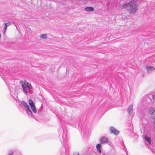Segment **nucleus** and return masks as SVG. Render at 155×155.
Returning a JSON list of instances; mask_svg holds the SVG:
<instances>
[{"label": "nucleus", "instance_id": "1", "mask_svg": "<svg viewBox=\"0 0 155 155\" xmlns=\"http://www.w3.org/2000/svg\"><path fill=\"white\" fill-rule=\"evenodd\" d=\"M130 6L128 11L130 14H134L138 9L137 0H131L129 3H127V7Z\"/></svg>", "mask_w": 155, "mask_h": 155}, {"label": "nucleus", "instance_id": "2", "mask_svg": "<svg viewBox=\"0 0 155 155\" xmlns=\"http://www.w3.org/2000/svg\"><path fill=\"white\" fill-rule=\"evenodd\" d=\"M29 104L33 112L35 113H36L37 111L36 110L35 107L34 105L33 102L31 99H29Z\"/></svg>", "mask_w": 155, "mask_h": 155}, {"label": "nucleus", "instance_id": "3", "mask_svg": "<svg viewBox=\"0 0 155 155\" xmlns=\"http://www.w3.org/2000/svg\"><path fill=\"white\" fill-rule=\"evenodd\" d=\"M27 81L25 80V81H21L20 83L21 84V87L23 88V90L25 91V92L27 94L28 93L27 91V88L26 87V84Z\"/></svg>", "mask_w": 155, "mask_h": 155}, {"label": "nucleus", "instance_id": "4", "mask_svg": "<svg viewBox=\"0 0 155 155\" xmlns=\"http://www.w3.org/2000/svg\"><path fill=\"white\" fill-rule=\"evenodd\" d=\"M110 130L111 133H113L116 135H117L119 133V131L112 127H110Z\"/></svg>", "mask_w": 155, "mask_h": 155}, {"label": "nucleus", "instance_id": "5", "mask_svg": "<svg viewBox=\"0 0 155 155\" xmlns=\"http://www.w3.org/2000/svg\"><path fill=\"white\" fill-rule=\"evenodd\" d=\"M146 70L148 73H151L155 71V68L151 66H147Z\"/></svg>", "mask_w": 155, "mask_h": 155}, {"label": "nucleus", "instance_id": "6", "mask_svg": "<svg viewBox=\"0 0 155 155\" xmlns=\"http://www.w3.org/2000/svg\"><path fill=\"white\" fill-rule=\"evenodd\" d=\"M108 140V138L105 137H103L100 139V141L101 143H107Z\"/></svg>", "mask_w": 155, "mask_h": 155}, {"label": "nucleus", "instance_id": "7", "mask_svg": "<svg viewBox=\"0 0 155 155\" xmlns=\"http://www.w3.org/2000/svg\"><path fill=\"white\" fill-rule=\"evenodd\" d=\"M133 105L131 104L128 107L127 110V111L128 113L130 115H131L133 113Z\"/></svg>", "mask_w": 155, "mask_h": 155}, {"label": "nucleus", "instance_id": "8", "mask_svg": "<svg viewBox=\"0 0 155 155\" xmlns=\"http://www.w3.org/2000/svg\"><path fill=\"white\" fill-rule=\"evenodd\" d=\"M21 103L25 107L26 109H27L31 113V111L29 109V106L26 102H25L24 101H22Z\"/></svg>", "mask_w": 155, "mask_h": 155}, {"label": "nucleus", "instance_id": "9", "mask_svg": "<svg viewBox=\"0 0 155 155\" xmlns=\"http://www.w3.org/2000/svg\"><path fill=\"white\" fill-rule=\"evenodd\" d=\"M85 10L86 11L90 12L94 10V8L92 7H87L85 8Z\"/></svg>", "mask_w": 155, "mask_h": 155}, {"label": "nucleus", "instance_id": "10", "mask_svg": "<svg viewBox=\"0 0 155 155\" xmlns=\"http://www.w3.org/2000/svg\"><path fill=\"white\" fill-rule=\"evenodd\" d=\"M145 139L150 144H151V139L150 137H148L147 135H145Z\"/></svg>", "mask_w": 155, "mask_h": 155}, {"label": "nucleus", "instance_id": "11", "mask_svg": "<svg viewBox=\"0 0 155 155\" xmlns=\"http://www.w3.org/2000/svg\"><path fill=\"white\" fill-rule=\"evenodd\" d=\"M96 148L97 149L98 151L100 153H101V146L100 144H97L96 145Z\"/></svg>", "mask_w": 155, "mask_h": 155}, {"label": "nucleus", "instance_id": "12", "mask_svg": "<svg viewBox=\"0 0 155 155\" xmlns=\"http://www.w3.org/2000/svg\"><path fill=\"white\" fill-rule=\"evenodd\" d=\"M155 111V110L153 108H150V113L151 114H153Z\"/></svg>", "mask_w": 155, "mask_h": 155}, {"label": "nucleus", "instance_id": "13", "mask_svg": "<svg viewBox=\"0 0 155 155\" xmlns=\"http://www.w3.org/2000/svg\"><path fill=\"white\" fill-rule=\"evenodd\" d=\"M7 25V24H6V23L4 24V27L3 28V31H4V33L5 32L7 29V25Z\"/></svg>", "mask_w": 155, "mask_h": 155}, {"label": "nucleus", "instance_id": "14", "mask_svg": "<svg viewBox=\"0 0 155 155\" xmlns=\"http://www.w3.org/2000/svg\"><path fill=\"white\" fill-rule=\"evenodd\" d=\"M41 38L46 39L47 38V35L45 34L42 35L41 36Z\"/></svg>", "mask_w": 155, "mask_h": 155}, {"label": "nucleus", "instance_id": "15", "mask_svg": "<svg viewBox=\"0 0 155 155\" xmlns=\"http://www.w3.org/2000/svg\"><path fill=\"white\" fill-rule=\"evenodd\" d=\"M26 84H27V87L30 89H31L32 88V87L31 85V84L28 83L27 82H26Z\"/></svg>", "mask_w": 155, "mask_h": 155}, {"label": "nucleus", "instance_id": "16", "mask_svg": "<svg viewBox=\"0 0 155 155\" xmlns=\"http://www.w3.org/2000/svg\"><path fill=\"white\" fill-rule=\"evenodd\" d=\"M150 97H151L152 99L154 101H155V95H150Z\"/></svg>", "mask_w": 155, "mask_h": 155}, {"label": "nucleus", "instance_id": "17", "mask_svg": "<svg viewBox=\"0 0 155 155\" xmlns=\"http://www.w3.org/2000/svg\"><path fill=\"white\" fill-rule=\"evenodd\" d=\"M6 24H7V25H7V26H9L10 25H11V23H10V22H7V23H6Z\"/></svg>", "mask_w": 155, "mask_h": 155}, {"label": "nucleus", "instance_id": "18", "mask_svg": "<svg viewBox=\"0 0 155 155\" xmlns=\"http://www.w3.org/2000/svg\"><path fill=\"white\" fill-rule=\"evenodd\" d=\"M74 155H79V154L78 153H76L74 154Z\"/></svg>", "mask_w": 155, "mask_h": 155}, {"label": "nucleus", "instance_id": "19", "mask_svg": "<svg viewBox=\"0 0 155 155\" xmlns=\"http://www.w3.org/2000/svg\"><path fill=\"white\" fill-rule=\"evenodd\" d=\"M12 152H11V153L9 155H12Z\"/></svg>", "mask_w": 155, "mask_h": 155}, {"label": "nucleus", "instance_id": "20", "mask_svg": "<svg viewBox=\"0 0 155 155\" xmlns=\"http://www.w3.org/2000/svg\"><path fill=\"white\" fill-rule=\"evenodd\" d=\"M126 154H127V153H126Z\"/></svg>", "mask_w": 155, "mask_h": 155}]
</instances>
